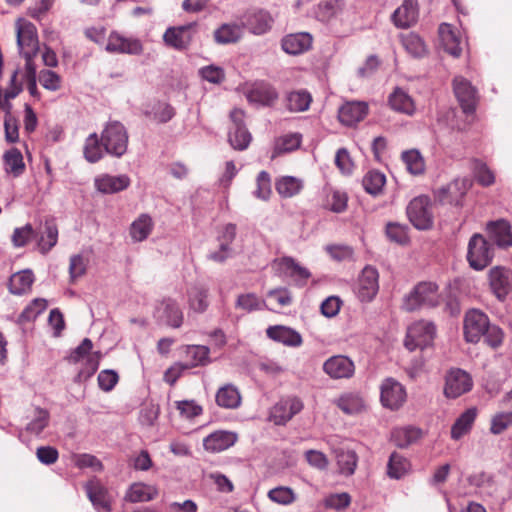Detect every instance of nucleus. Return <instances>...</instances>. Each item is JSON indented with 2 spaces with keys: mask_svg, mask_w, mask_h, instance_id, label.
<instances>
[{
  "mask_svg": "<svg viewBox=\"0 0 512 512\" xmlns=\"http://www.w3.org/2000/svg\"><path fill=\"white\" fill-rule=\"evenodd\" d=\"M489 318L480 310L471 309L464 317V337L467 342L478 343L488 329Z\"/></svg>",
  "mask_w": 512,
  "mask_h": 512,
  "instance_id": "9d476101",
  "label": "nucleus"
},
{
  "mask_svg": "<svg viewBox=\"0 0 512 512\" xmlns=\"http://www.w3.org/2000/svg\"><path fill=\"white\" fill-rule=\"evenodd\" d=\"M236 441V433L219 430L205 437L203 440V446L206 451L218 453L230 448L236 443Z\"/></svg>",
  "mask_w": 512,
  "mask_h": 512,
  "instance_id": "cd10ccee",
  "label": "nucleus"
},
{
  "mask_svg": "<svg viewBox=\"0 0 512 512\" xmlns=\"http://www.w3.org/2000/svg\"><path fill=\"white\" fill-rule=\"evenodd\" d=\"M277 192L284 198L297 195L303 188L302 180L293 176H284L276 182Z\"/></svg>",
  "mask_w": 512,
  "mask_h": 512,
  "instance_id": "09e8293b",
  "label": "nucleus"
},
{
  "mask_svg": "<svg viewBox=\"0 0 512 512\" xmlns=\"http://www.w3.org/2000/svg\"><path fill=\"white\" fill-rule=\"evenodd\" d=\"M185 361L181 362L186 370L209 363V348L203 345H187L184 348Z\"/></svg>",
  "mask_w": 512,
  "mask_h": 512,
  "instance_id": "72a5a7b5",
  "label": "nucleus"
},
{
  "mask_svg": "<svg viewBox=\"0 0 512 512\" xmlns=\"http://www.w3.org/2000/svg\"><path fill=\"white\" fill-rule=\"evenodd\" d=\"M154 227L152 217L146 213L140 214L130 225V236L134 242H142L151 234Z\"/></svg>",
  "mask_w": 512,
  "mask_h": 512,
  "instance_id": "4c0bfd02",
  "label": "nucleus"
},
{
  "mask_svg": "<svg viewBox=\"0 0 512 512\" xmlns=\"http://www.w3.org/2000/svg\"><path fill=\"white\" fill-rule=\"evenodd\" d=\"M489 239L500 248H508L512 246L511 225L504 219L491 221L486 227Z\"/></svg>",
  "mask_w": 512,
  "mask_h": 512,
  "instance_id": "bb28decb",
  "label": "nucleus"
},
{
  "mask_svg": "<svg viewBox=\"0 0 512 512\" xmlns=\"http://www.w3.org/2000/svg\"><path fill=\"white\" fill-rule=\"evenodd\" d=\"M17 45L25 63H34V57L39 51V40L35 25L27 20L16 22Z\"/></svg>",
  "mask_w": 512,
  "mask_h": 512,
  "instance_id": "39448f33",
  "label": "nucleus"
},
{
  "mask_svg": "<svg viewBox=\"0 0 512 512\" xmlns=\"http://www.w3.org/2000/svg\"><path fill=\"white\" fill-rule=\"evenodd\" d=\"M410 469L409 461L397 452H393L388 461L387 474L390 478L400 479Z\"/></svg>",
  "mask_w": 512,
  "mask_h": 512,
  "instance_id": "de8ad7c7",
  "label": "nucleus"
},
{
  "mask_svg": "<svg viewBox=\"0 0 512 512\" xmlns=\"http://www.w3.org/2000/svg\"><path fill=\"white\" fill-rule=\"evenodd\" d=\"M208 288L203 284H194L187 290L188 305L196 313H203L209 306Z\"/></svg>",
  "mask_w": 512,
  "mask_h": 512,
  "instance_id": "f704fd0d",
  "label": "nucleus"
},
{
  "mask_svg": "<svg viewBox=\"0 0 512 512\" xmlns=\"http://www.w3.org/2000/svg\"><path fill=\"white\" fill-rule=\"evenodd\" d=\"M312 102L311 94L304 89L291 91L286 97V107L291 112H304Z\"/></svg>",
  "mask_w": 512,
  "mask_h": 512,
  "instance_id": "79ce46f5",
  "label": "nucleus"
},
{
  "mask_svg": "<svg viewBox=\"0 0 512 512\" xmlns=\"http://www.w3.org/2000/svg\"><path fill=\"white\" fill-rule=\"evenodd\" d=\"M236 307L241 308L247 312L261 310L266 307V303L260 300L256 294L247 293L242 294L237 298Z\"/></svg>",
  "mask_w": 512,
  "mask_h": 512,
  "instance_id": "e2e57ef3",
  "label": "nucleus"
},
{
  "mask_svg": "<svg viewBox=\"0 0 512 512\" xmlns=\"http://www.w3.org/2000/svg\"><path fill=\"white\" fill-rule=\"evenodd\" d=\"M438 32L444 50L453 57H459L462 53L460 33L448 23H442Z\"/></svg>",
  "mask_w": 512,
  "mask_h": 512,
  "instance_id": "c85d7f7f",
  "label": "nucleus"
},
{
  "mask_svg": "<svg viewBox=\"0 0 512 512\" xmlns=\"http://www.w3.org/2000/svg\"><path fill=\"white\" fill-rule=\"evenodd\" d=\"M454 93L465 113L474 112L477 104V91L465 78L458 76L453 81Z\"/></svg>",
  "mask_w": 512,
  "mask_h": 512,
  "instance_id": "a211bd4d",
  "label": "nucleus"
},
{
  "mask_svg": "<svg viewBox=\"0 0 512 512\" xmlns=\"http://www.w3.org/2000/svg\"><path fill=\"white\" fill-rule=\"evenodd\" d=\"M241 23L250 33L263 35L271 30L274 18L267 10L253 9L244 14Z\"/></svg>",
  "mask_w": 512,
  "mask_h": 512,
  "instance_id": "4468645a",
  "label": "nucleus"
},
{
  "mask_svg": "<svg viewBox=\"0 0 512 512\" xmlns=\"http://www.w3.org/2000/svg\"><path fill=\"white\" fill-rule=\"evenodd\" d=\"M155 316L163 323L179 328L183 323V313L178 303L173 299H164L155 310Z\"/></svg>",
  "mask_w": 512,
  "mask_h": 512,
  "instance_id": "aec40b11",
  "label": "nucleus"
},
{
  "mask_svg": "<svg viewBox=\"0 0 512 512\" xmlns=\"http://www.w3.org/2000/svg\"><path fill=\"white\" fill-rule=\"evenodd\" d=\"M386 235L391 241L398 244L403 245L409 241L407 226L396 222H389L386 225Z\"/></svg>",
  "mask_w": 512,
  "mask_h": 512,
  "instance_id": "0e129e2a",
  "label": "nucleus"
},
{
  "mask_svg": "<svg viewBox=\"0 0 512 512\" xmlns=\"http://www.w3.org/2000/svg\"><path fill=\"white\" fill-rule=\"evenodd\" d=\"M103 145L101 143V136L97 133H91L85 140L83 147L84 158L89 163H96L103 158Z\"/></svg>",
  "mask_w": 512,
  "mask_h": 512,
  "instance_id": "a18cd8bd",
  "label": "nucleus"
},
{
  "mask_svg": "<svg viewBox=\"0 0 512 512\" xmlns=\"http://www.w3.org/2000/svg\"><path fill=\"white\" fill-rule=\"evenodd\" d=\"M368 113V105L363 101H350L343 104L338 111L339 121L346 126H353L362 121Z\"/></svg>",
  "mask_w": 512,
  "mask_h": 512,
  "instance_id": "b1692460",
  "label": "nucleus"
},
{
  "mask_svg": "<svg viewBox=\"0 0 512 512\" xmlns=\"http://www.w3.org/2000/svg\"><path fill=\"white\" fill-rule=\"evenodd\" d=\"M58 227L54 219H45L39 232L36 233L37 248L42 254H47L58 242Z\"/></svg>",
  "mask_w": 512,
  "mask_h": 512,
  "instance_id": "a878e982",
  "label": "nucleus"
},
{
  "mask_svg": "<svg viewBox=\"0 0 512 512\" xmlns=\"http://www.w3.org/2000/svg\"><path fill=\"white\" fill-rule=\"evenodd\" d=\"M36 237V232L31 224L15 228L11 237L14 247H24L31 239Z\"/></svg>",
  "mask_w": 512,
  "mask_h": 512,
  "instance_id": "680f3d73",
  "label": "nucleus"
},
{
  "mask_svg": "<svg viewBox=\"0 0 512 512\" xmlns=\"http://www.w3.org/2000/svg\"><path fill=\"white\" fill-rule=\"evenodd\" d=\"M338 407L346 414H358L364 408V400L358 393L343 394L337 401Z\"/></svg>",
  "mask_w": 512,
  "mask_h": 512,
  "instance_id": "49530a36",
  "label": "nucleus"
},
{
  "mask_svg": "<svg viewBox=\"0 0 512 512\" xmlns=\"http://www.w3.org/2000/svg\"><path fill=\"white\" fill-rule=\"evenodd\" d=\"M418 18L417 3L413 0H404L402 5L398 7L393 15L392 21L398 28H409L416 23Z\"/></svg>",
  "mask_w": 512,
  "mask_h": 512,
  "instance_id": "c756f323",
  "label": "nucleus"
},
{
  "mask_svg": "<svg viewBox=\"0 0 512 512\" xmlns=\"http://www.w3.org/2000/svg\"><path fill=\"white\" fill-rule=\"evenodd\" d=\"M174 114L173 107L164 102L156 103L149 112V116L158 123L168 122Z\"/></svg>",
  "mask_w": 512,
  "mask_h": 512,
  "instance_id": "338daca9",
  "label": "nucleus"
},
{
  "mask_svg": "<svg viewBox=\"0 0 512 512\" xmlns=\"http://www.w3.org/2000/svg\"><path fill=\"white\" fill-rule=\"evenodd\" d=\"M439 304L438 286L434 282H420L403 298L402 309L412 312L421 307Z\"/></svg>",
  "mask_w": 512,
  "mask_h": 512,
  "instance_id": "7ed1b4c3",
  "label": "nucleus"
},
{
  "mask_svg": "<svg viewBox=\"0 0 512 512\" xmlns=\"http://www.w3.org/2000/svg\"><path fill=\"white\" fill-rule=\"evenodd\" d=\"M512 427V411L498 412L491 418L490 432L494 435L503 433Z\"/></svg>",
  "mask_w": 512,
  "mask_h": 512,
  "instance_id": "052dcab7",
  "label": "nucleus"
},
{
  "mask_svg": "<svg viewBox=\"0 0 512 512\" xmlns=\"http://www.w3.org/2000/svg\"><path fill=\"white\" fill-rule=\"evenodd\" d=\"M402 44L405 50L413 57L421 58L427 53L424 41L415 33L403 36Z\"/></svg>",
  "mask_w": 512,
  "mask_h": 512,
  "instance_id": "603ef678",
  "label": "nucleus"
},
{
  "mask_svg": "<svg viewBox=\"0 0 512 512\" xmlns=\"http://www.w3.org/2000/svg\"><path fill=\"white\" fill-rule=\"evenodd\" d=\"M47 308V301L44 298L34 299L18 317V323L34 321Z\"/></svg>",
  "mask_w": 512,
  "mask_h": 512,
  "instance_id": "864d4df0",
  "label": "nucleus"
},
{
  "mask_svg": "<svg viewBox=\"0 0 512 512\" xmlns=\"http://www.w3.org/2000/svg\"><path fill=\"white\" fill-rule=\"evenodd\" d=\"M195 34L196 23H189L177 27H169L163 35V40L166 45L177 50H183L190 45Z\"/></svg>",
  "mask_w": 512,
  "mask_h": 512,
  "instance_id": "dca6fc26",
  "label": "nucleus"
},
{
  "mask_svg": "<svg viewBox=\"0 0 512 512\" xmlns=\"http://www.w3.org/2000/svg\"><path fill=\"white\" fill-rule=\"evenodd\" d=\"M422 436L423 431L415 426L398 427L393 429L391 433L393 442L400 448L416 443Z\"/></svg>",
  "mask_w": 512,
  "mask_h": 512,
  "instance_id": "e433bc0d",
  "label": "nucleus"
},
{
  "mask_svg": "<svg viewBox=\"0 0 512 512\" xmlns=\"http://www.w3.org/2000/svg\"><path fill=\"white\" fill-rule=\"evenodd\" d=\"M337 465L340 473L350 476L355 472L357 466V455L352 450H336Z\"/></svg>",
  "mask_w": 512,
  "mask_h": 512,
  "instance_id": "3c124183",
  "label": "nucleus"
},
{
  "mask_svg": "<svg viewBox=\"0 0 512 512\" xmlns=\"http://www.w3.org/2000/svg\"><path fill=\"white\" fill-rule=\"evenodd\" d=\"M354 291L361 302H371L379 291L378 270L370 265L365 266L358 276Z\"/></svg>",
  "mask_w": 512,
  "mask_h": 512,
  "instance_id": "0eeeda50",
  "label": "nucleus"
},
{
  "mask_svg": "<svg viewBox=\"0 0 512 512\" xmlns=\"http://www.w3.org/2000/svg\"><path fill=\"white\" fill-rule=\"evenodd\" d=\"M436 336V327L433 322L420 320L407 329L404 346L409 351L424 350L433 345Z\"/></svg>",
  "mask_w": 512,
  "mask_h": 512,
  "instance_id": "20e7f679",
  "label": "nucleus"
},
{
  "mask_svg": "<svg viewBox=\"0 0 512 512\" xmlns=\"http://www.w3.org/2000/svg\"><path fill=\"white\" fill-rule=\"evenodd\" d=\"M34 275L30 270L17 272L10 277L9 291L15 295H22L31 289Z\"/></svg>",
  "mask_w": 512,
  "mask_h": 512,
  "instance_id": "37998d69",
  "label": "nucleus"
},
{
  "mask_svg": "<svg viewBox=\"0 0 512 512\" xmlns=\"http://www.w3.org/2000/svg\"><path fill=\"white\" fill-rule=\"evenodd\" d=\"M275 265L280 274L290 277L298 286L305 285L311 276L305 267H302L291 257H283L275 261Z\"/></svg>",
  "mask_w": 512,
  "mask_h": 512,
  "instance_id": "4be33fe9",
  "label": "nucleus"
},
{
  "mask_svg": "<svg viewBox=\"0 0 512 512\" xmlns=\"http://www.w3.org/2000/svg\"><path fill=\"white\" fill-rule=\"evenodd\" d=\"M232 127L229 130L228 141L236 150H245L252 139L251 134L244 125V112L241 109H234L230 113Z\"/></svg>",
  "mask_w": 512,
  "mask_h": 512,
  "instance_id": "f8f14e48",
  "label": "nucleus"
},
{
  "mask_svg": "<svg viewBox=\"0 0 512 512\" xmlns=\"http://www.w3.org/2000/svg\"><path fill=\"white\" fill-rule=\"evenodd\" d=\"M40 84L49 91H58L61 88V77L52 70H41L38 76Z\"/></svg>",
  "mask_w": 512,
  "mask_h": 512,
  "instance_id": "774afa93",
  "label": "nucleus"
},
{
  "mask_svg": "<svg viewBox=\"0 0 512 512\" xmlns=\"http://www.w3.org/2000/svg\"><path fill=\"white\" fill-rule=\"evenodd\" d=\"M489 284L493 294L500 301L505 300L511 289L512 272L502 266H495L489 271Z\"/></svg>",
  "mask_w": 512,
  "mask_h": 512,
  "instance_id": "f3484780",
  "label": "nucleus"
},
{
  "mask_svg": "<svg viewBox=\"0 0 512 512\" xmlns=\"http://www.w3.org/2000/svg\"><path fill=\"white\" fill-rule=\"evenodd\" d=\"M268 498L278 505H291L296 501V494L292 488L287 486H278L269 490Z\"/></svg>",
  "mask_w": 512,
  "mask_h": 512,
  "instance_id": "6e6d98bb",
  "label": "nucleus"
},
{
  "mask_svg": "<svg viewBox=\"0 0 512 512\" xmlns=\"http://www.w3.org/2000/svg\"><path fill=\"white\" fill-rule=\"evenodd\" d=\"M402 160L411 174L418 175L423 173L425 164L418 150L412 149L403 152Z\"/></svg>",
  "mask_w": 512,
  "mask_h": 512,
  "instance_id": "bf43d9fd",
  "label": "nucleus"
},
{
  "mask_svg": "<svg viewBox=\"0 0 512 512\" xmlns=\"http://www.w3.org/2000/svg\"><path fill=\"white\" fill-rule=\"evenodd\" d=\"M157 494V489L152 485L134 483L129 487L125 500L131 503L147 502L154 499Z\"/></svg>",
  "mask_w": 512,
  "mask_h": 512,
  "instance_id": "a19ab883",
  "label": "nucleus"
},
{
  "mask_svg": "<svg viewBox=\"0 0 512 512\" xmlns=\"http://www.w3.org/2000/svg\"><path fill=\"white\" fill-rule=\"evenodd\" d=\"M389 104L393 110L407 115H412L416 109L411 96L401 88H396L390 94Z\"/></svg>",
  "mask_w": 512,
  "mask_h": 512,
  "instance_id": "58836bf2",
  "label": "nucleus"
},
{
  "mask_svg": "<svg viewBox=\"0 0 512 512\" xmlns=\"http://www.w3.org/2000/svg\"><path fill=\"white\" fill-rule=\"evenodd\" d=\"M87 496L98 512L111 511V497L108 490L98 481L91 480L85 485Z\"/></svg>",
  "mask_w": 512,
  "mask_h": 512,
  "instance_id": "393cba45",
  "label": "nucleus"
},
{
  "mask_svg": "<svg viewBox=\"0 0 512 512\" xmlns=\"http://www.w3.org/2000/svg\"><path fill=\"white\" fill-rule=\"evenodd\" d=\"M87 264L88 260L81 254H75L70 257L69 276L71 282H75L86 273Z\"/></svg>",
  "mask_w": 512,
  "mask_h": 512,
  "instance_id": "69168bd1",
  "label": "nucleus"
},
{
  "mask_svg": "<svg viewBox=\"0 0 512 512\" xmlns=\"http://www.w3.org/2000/svg\"><path fill=\"white\" fill-rule=\"evenodd\" d=\"M466 190L467 185L465 180H455L447 186L439 188L436 192V198L442 204L459 205Z\"/></svg>",
  "mask_w": 512,
  "mask_h": 512,
  "instance_id": "7c9ffc66",
  "label": "nucleus"
},
{
  "mask_svg": "<svg viewBox=\"0 0 512 512\" xmlns=\"http://www.w3.org/2000/svg\"><path fill=\"white\" fill-rule=\"evenodd\" d=\"M301 144V135L298 133L286 134L276 140L273 157L281 153L291 152Z\"/></svg>",
  "mask_w": 512,
  "mask_h": 512,
  "instance_id": "4d7b16f0",
  "label": "nucleus"
},
{
  "mask_svg": "<svg viewBox=\"0 0 512 512\" xmlns=\"http://www.w3.org/2000/svg\"><path fill=\"white\" fill-rule=\"evenodd\" d=\"M216 404L224 409H237L242 402L239 389L233 384L221 386L215 395Z\"/></svg>",
  "mask_w": 512,
  "mask_h": 512,
  "instance_id": "473e14b6",
  "label": "nucleus"
},
{
  "mask_svg": "<svg viewBox=\"0 0 512 512\" xmlns=\"http://www.w3.org/2000/svg\"><path fill=\"white\" fill-rule=\"evenodd\" d=\"M407 393L404 386L394 378H386L380 386V401L391 410H398L406 402Z\"/></svg>",
  "mask_w": 512,
  "mask_h": 512,
  "instance_id": "1a4fd4ad",
  "label": "nucleus"
},
{
  "mask_svg": "<svg viewBox=\"0 0 512 512\" xmlns=\"http://www.w3.org/2000/svg\"><path fill=\"white\" fill-rule=\"evenodd\" d=\"M26 85V88L29 94L39 100L40 92L37 88V76H36V65L35 63H25L23 68H17L13 71L10 77L9 86L5 92V98L13 99L20 94L23 90V85Z\"/></svg>",
  "mask_w": 512,
  "mask_h": 512,
  "instance_id": "f257e3e1",
  "label": "nucleus"
},
{
  "mask_svg": "<svg viewBox=\"0 0 512 512\" xmlns=\"http://www.w3.org/2000/svg\"><path fill=\"white\" fill-rule=\"evenodd\" d=\"M4 166L7 173L14 177L20 176L25 170V164L21 152L16 149H10L4 155Z\"/></svg>",
  "mask_w": 512,
  "mask_h": 512,
  "instance_id": "8fccbe9b",
  "label": "nucleus"
},
{
  "mask_svg": "<svg viewBox=\"0 0 512 512\" xmlns=\"http://www.w3.org/2000/svg\"><path fill=\"white\" fill-rule=\"evenodd\" d=\"M129 135L125 126L119 121L108 122L102 133L101 143L104 151L116 158L122 157L128 148Z\"/></svg>",
  "mask_w": 512,
  "mask_h": 512,
  "instance_id": "f03ea898",
  "label": "nucleus"
},
{
  "mask_svg": "<svg viewBox=\"0 0 512 512\" xmlns=\"http://www.w3.org/2000/svg\"><path fill=\"white\" fill-rule=\"evenodd\" d=\"M477 417V409L472 407L465 410L454 422L451 427V438L455 441L460 440L468 434Z\"/></svg>",
  "mask_w": 512,
  "mask_h": 512,
  "instance_id": "c9c22d12",
  "label": "nucleus"
},
{
  "mask_svg": "<svg viewBox=\"0 0 512 512\" xmlns=\"http://www.w3.org/2000/svg\"><path fill=\"white\" fill-rule=\"evenodd\" d=\"M386 182L385 175L381 172L372 170L367 172L362 180V184L366 192L377 195L381 192Z\"/></svg>",
  "mask_w": 512,
  "mask_h": 512,
  "instance_id": "5fc2aeb1",
  "label": "nucleus"
},
{
  "mask_svg": "<svg viewBox=\"0 0 512 512\" xmlns=\"http://www.w3.org/2000/svg\"><path fill=\"white\" fill-rule=\"evenodd\" d=\"M406 211L415 228L425 230L432 226V212L430 200L427 196H418L411 200Z\"/></svg>",
  "mask_w": 512,
  "mask_h": 512,
  "instance_id": "6e6552de",
  "label": "nucleus"
},
{
  "mask_svg": "<svg viewBox=\"0 0 512 512\" xmlns=\"http://www.w3.org/2000/svg\"><path fill=\"white\" fill-rule=\"evenodd\" d=\"M106 51L117 54L140 55L143 52L142 42L135 37H126L112 31L107 40Z\"/></svg>",
  "mask_w": 512,
  "mask_h": 512,
  "instance_id": "ddd939ff",
  "label": "nucleus"
},
{
  "mask_svg": "<svg viewBox=\"0 0 512 512\" xmlns=\"http://www.w3.org/2000/svg\"><path fill=\"white\" fill-rule=\"evenodd\" d=\"M313 37L308 32L291 33L281 40L283 51L290 55H299L311 49Z\"/></svg>",
  "mask_w": 512,
  "mask_h": 512,
  "instance_id": "5701e85b",
  "label": "nucleus"
},
{
  "mask_svg": "<svg viewBox=\"0 0 512 512\" xmlns=\"http://www.w3.org/2000/svg\"><path fill=\"white\" fill-rule=\"evenodd\" d=\"M473 381L469 373L462 369H451L445 378L444 395L458 398L472 389Z\"/></svg>",
  "mask_w": 512,
  "mask_h": 512,
  "instance_id": "9b49d317",
  "label": "nucleus"
},
{
  "mask_svg": "<svg viewBox=\"0 0 512 512\" xmlns=\"http://www.w3.org/2000/svg\"><path fill=\"white\" fill-rule=\"evenodd\" d=\"M494 257L492 245L481 234H474L468 243L467 260L476 271L485 269Z\"/></svg>",
  "mask_w": 512,
  "mask_h": 512,
  "instance_id": "423d86ee",
  "label": "nucleus"
},
{
  "mask_svg": "<svg viewBox=\"0 0 512 512\" xmlns=\"http://www.w3.org/2000/svg\"><path fill=\"white\" fill-rule=\"evenodd\" d=\"M131 180L125 174L110 175L100 174L94 179V186L102 194H115L126 190L130 186Z\"/></svg>",
  "mask_w": 512,
  "mask_h": 512,
  "instance_id": "6ab92c4d",
  "label": "nucleus"
},
{
  "mask_svg": "<svg viewBox=\"0 0 512 512\" xmlns=\"http://www.w3.org/2000/svg\"><path fill=\"white\" fill-rule=\"evenodd\" d=\"M266 333L270 339L286 346L298 347L302 344L301 335L296 330L287 326H270Z\"/></svg>",
  "mask_w": 512,
  "mask_h": 512,
  "instance_id": "2f4dec72",
  "label": "nucleus"
},
{
  "mask_svg": "<svg viewBox=\"0 0 512 512\" xmlns=\"http://www.w3.org/2000/svg\"><path fill=\"white\" fill-rule=\"evenodd\" d=\"M322 369L331 379H349L355 373L354 362L345 355H334L324 361Z\"/></svg>",
  "mask_w": 512,
  "mask_h": 512,
  "instance_id": "2eb2a0df",
  "label": "nucleus"
},
{
  "mask_svg": "<svg viewBox=\"0 0 512 512\" xmlns=\"http://www.w3.org/2000/svg\"><path fill=\"white\" fill-rule=\"evenodd\" d=\"M303 408L297 398L282 399L272 408L270 418L276 425H283Z\"/></svg>",
  "mask_w": 512,
  "mask_h": 512,
  "instance_id": "412c9836",
  "label": "nucleus"
},
{
  "mask_svg": "<svg viewBox=\"0 0 512 512\" xmlns=\"http://www.w3.org/2000/svg\"><path fill=\"white\" fill-rule=\"evenodd\" d=\"M343 10L342 0H325L318 4L317 16L321 21H329Z\"/></svg>",
  "mask_w": 512,
  "mask_h": 512,
  "instance_id": "13d9d810",
  "label": "nucleus"
},
{
  "mask_svg": "<svg viewBox=\"0 0 512 512\" xmlns=\"http://www.w3.org/2000/svg\"><path fill=\"white\" fill-rule=\"evenodd\" d=\"M242 34V24L224 23L214 31V40L218 44L235 43L241 39Z\"/></svg>",
  "mask_w": 512,
  "mask_h": 512,
  "instance_id": "ea45409f",
  "label": "nucleus"
},
{
  "mask_svg": "<svg viewBox=\"0 0 512 512\" xmlns=\"http://www.w3.org/2000/svg\"><path fill=\"white\" fill-rule=\"evenodd\" d=\"M247 97L250 102L270 105L278 98V93L271 85L262 83L251 89Z\"/></svg>",
  "mask_w": 512,
  "mask_h": 512,
  "instance_id": "c03bdc74",
  "label": "nucleus"
}]
</instances>
